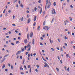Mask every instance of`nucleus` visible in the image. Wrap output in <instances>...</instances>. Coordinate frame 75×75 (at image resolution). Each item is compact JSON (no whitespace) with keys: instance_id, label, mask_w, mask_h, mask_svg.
<instances>
[{"instance_id":"f257e3e1","label":"nucleus","mask_w":75,"mask_h":75,"mask_svg":"<svg viewBox=\"0 0 75 75\" xmlns=\"http://www.w3.org/2000/svg\"><path fill=\"white\" fill-rule=\"evenodd\" d=\"M51 2L50 1V0H49L48 6H47V8L48 9L50 8V6H51Z\"/></svg>"},{"instance_id":"f03ea898","label":"nucleus","mask_w":75,"mask_h":75,"mask_svg":"<svg viewBox=\"0 0 75 75\" xmlns=\"http://www.w3.org/2000/svg\"><path fill=\"white\" fill-rule=\"evenodd\" d=\"M43 29H44L45 30H46V29H47V30H48L49 27L47 26H46L43 27Z\"/></svg>"},{"instance_id":"7ed1b4c3","label":"nucleus","mask_w":75,"mask_h":75,"mask_svg":"<svg viewBox=\"0 0 75 75\" xmlns=\"http://www.w3.org/2000/svg\"><path fill=\"white\" fill-rule=\"evenodd\" d=\"M21 50L18 51L17 52L16 54V55H17L18 54H21Z\"/></svg>"},{"instance_id":"20e7f679","label":"nucleus","mask_w":75,"mask_h":75,"mask_svg":"<svg viewBox=\"0 0 75 75\" xmlns=\"http://www.w3.org/2000/svg\"><path fill=\"white\" fill-rule=\"evenodd\" d=\"M33 33L32 32H31L30 33V38H32V37H33Z\"/></svg>"},{"instance_id":"39448f33","label":"nucleus","mask_w":75,"mask_h":75,"mask_svg":"<svg viewBox=\"0 0 75 75\" xmlns=\"http://www.w3.org/2000/svg\"><path fill=\"white\" fill-rule=\"evenodd\" d=\"M36 19H37V16H34V19H33L34 21H36Z\"/></svg>"},{"instance_id":"423d86ee","label":"nucleus","mask_w":75,"mask_h":75,"mask_svg":"<svg viewBox=\"0 0 75 75\" xmlns=\"http://www.w3.org/2000/svg\"><path fill=\"white\" fill-rule=\"evenodd\" d=\"M28 41L27 39H25L24 40V43L25 44H27V43Z\"/></svg>"},{"instance_id":"0eeeda50","label":"nucleus","mask_w":75,"mask_h":75,"mask_svg":"<svg viewBox=\"0 0 75 75\" xmlns=\"http://www.w3.org/2000/svg\"><path fill=\"white\" fill-rule=\"evenodd\" d=\"M30 21H31V19L30 18H29L28 19V23H30Z\"/></svg>"},{"instance_id":"6e6552de","label":"nucleus","mask_w":75,"mask_h":75,"mask_svg":"<svg viewBox=\"0 0 75 75\" xmlns=\"http://www.w3.org/2000/svg\"><path fill=\"white\" fill-rule=\"evenodd\" d=\"M34 42H35L34 39H33L32 40V44L33 45H34Z\"/></svg>"},{"instance_id":"1a4fd4ad","label":"nucleus","mask_w":75,"mask_h":75,"mask_svg":"<svg viewBox=\"0 0 75 75\" xmlns=\"http://www.w3.org/2000/svg\"><path fill=\"white\" fill-rule=\"evenodd\" d=\"M42 8H41L39 12L40 14H41V13L42 12Z\"/></svg>"},{"instance_id":"9d476101","label":"nucleus","mask_w":75,"mask_h":75,"mask_svg":"<svg viewBox=\"0 0 75 75\" xmlns=\"http://www.w3.org/2000/svg\"><path fill=\"white\" fill-rule=\"evenodd\" d=\"M67 22H68V21H66L65 22V21H64V25H66V23Z\"/></svg>"},{"instance_id":"9b49d317","label":"nucleus","mask_w":75,"mask_h":75,"mask_svg":"<svg viewBox=\"0 0 75 75\" xmlns=\"http://www.w3.org/2000/svg\"><path fill=\"white\" fill-rule=\"evenodd\" d=\"M23 19H24V18L22 17L20 18L21 21H23Z\"/></svg>"},{"instance_id":"f8f14e48","label":"nucleus","mask_w":75,"mask_h":75,"mask_svg":"<svg viewBox=\"0 0 75 75\" xmlns=\"http://www.w3.org/2000/svg\"><path fill=\"white\" fill-rule=\"evenodd\" d=\"M27 47H29V48H31V46H30V45H28Z\"/></svg>"},{"instance_id":"ddd939ff","label":"nucleus","mask_w":75,"mask_h":75,"mask_svg":"<svg viewBox=\"0 0 75 75\" xmlns=\"http://www.w3.org/2000/svg\"><path fill=\"white\" fill-rule=\"evenodd\" d=\"M27 39L28 40H29V35L28 34L27 35Z\"/></svg>"},{"instance_id":"4468645a","label":"nucleus","mask_w":75,"mask_h":75,"mask_svg":"<svg viewBox=\"0 0 75 75\" xmlns=\"http://www.w3.org/2000/svg\"><path fill=\"white\" fill-rule=\"evenodd\" d=\"M54 18H53V19H52V20L51 21V23H52V22H54Z\"/></svg>"},{"instance_id":"2eb2a0df","label":"nucleus","mask_w":75,"mask_h":75,"mask_svg":"<svg viewBox=\"0 0 75 75\" xmlns=\"http://www.w3.org/2000/svg\"><path fill=\"white\" fill-rule=\"evenodd\" d=\"M17 1H18V0H14V1H13V3H15Z\"/></svg>"},{"instance_id":"dca6fc26","label":"nucleus","mask_w":75,"mask_h":75,"mask_svg":"<svg viewBox=\"0 0 75 75\" xmlns=\"http://www.w3.org/2000/svg\"><path fill=\"white\" fill-rule=\"evenodd\" d=\"M5 67V64H4L3 65V66H2V69H3Z\"/></svg>"},{"instance_id":"f3484780","label":"nucleus","mask_w":75,"mask_h":75,"mask_svg":"<svg viewBox=\"0 0 75 75\" xmlns=\"http://www.w3.org/2000/svg\"><path fill=\"white\" fill-rule=\"evenodd\" d=\"M69 19L70 20V21H72V18L71 17H69Z\"/></svg>"},{"instance_id":"a211bd4d","label":"nucleus","mask_w":75,"mask_h":75,"mask_svg":"<svg viewBox=\"0 0 75 75\" xmlns=\"http://www.w3.org/2000/svg\"><path fill=\"white\" fill-rule=\"evenodd\" d=\"M8 56H9V54H6L4 56V57H7Z\"/></svg>"},{"instance_id":"6ab92c4d","label":"nucleus","mask_w":75,"mask_h":75,"mask_svg":"<svg viewBox=\"0 0 75 75\" xmlns=\"http://www.w3.org/2000/svg\"><path fill=\"white\" fill-rule=\"evenodd\" d=\"M31 48V47H29V48H28V49L27 50V51H30Z\"/></svg>"},{"instance_id":"aec40b11","label":"nucleus","mask_w":75,"mask_h":75,"mask_svg":"<svg viewBox=\"0 0 75 75\" xmlns=\"http://www.w3.org/2000/svg\"><path fill=\"white\" fill-rule=\"evenodd\" d=\"M56 70H57V71L58 72L59 71V69L57 67H56Z\"/></svg>"},{"instance_id":"412c9836","label":"nucleus","mask_w":75,"mask_h":75,"mask_svg":"<svg viewBox=\"0 0 75 75\" xmlns=\"http://www.w3.org/2000/svg\"><path fill=\"white\" fill-rule=\"evenodd\" d=\"M56 3L55 2H54L53 3V5L54 6H55L56 5Z\"/></svg>"},{"instance_id":"4be33fe9","label":"nucleus","mask_w":75,"mask_h":75,"mask_svg":"<svg viewBox=\"0 0 75 75\" xmlns=\"http://www.w3.org/2000/svg\"><path fill=\"white\" fill-rule=\"evenodd\" d=\"M11 69H13V66L12 65H11Z\"/></svg>"},{"instance_id":"5701e85b","label":"nucleus","mask_w":75,"mask_h":75,"mask_svg":"<svg viewBox=\"0 0 75 75\" xmlns=\"http://www.w3.org/2000/svg\"><path fill=\"white\" fill-rule=\"evenodd\" d=\"M20 6L22 8H23V5L22 4H21L20 5Z\"/></svg>"},{"instance_id":"b1692460","label":"nucleus","mask_w":75,"mask_h":75,"mask_svg":"<svg viewBox=\"0 0 75 75\" xmlns=\"http://www.w3.org/2000/svg\"><path fill=\"white\" fill-rule=\"evenodd\" d=\"M64 68L65 70L67 71L66 66H64Z\"/></svg>"},{"instance_id":"393cba45","label":"nucleus","mask_w":75,"mask_h":75,"mask_svg":"<svg viewBox=\"0 0 75 75\" xmlns=\"http://www.w3.org/2000/svg\"><path fill=\"white\" fill-rule=\"evenodd\" d=\"M21 74H22V75H23L24 74V72H21L20 73Z\"/></svg>"},{"instance_id":"a878e982","label":"nucleus","mask_w":75,"mask_h":75,"mask_svg":"<svg viewBox=\"0 0 75 75\" xmlns=\"http://www.w3.org/2000/svg\"><path fill=\"white\" fill-rule=\"evenodd\" d=\"M20 69H21L22 70H23V69L22 68V66H21L20 68Z\"/></svg>"},{"instance_id":"bb28decb","label":"nucleus","mask_w":75,"mask_h":75,"mask_svg":"<svg viewBox=\"0 0 75 75\" xmlns=\"http://www.w3.org/2000/svg\"><path fill=\"white\" fill-rule=\"evenodd\" d=\"M53 11L54 12V13L55 14H56V12H55V9H53Z\"/></svg>"},{"instance_id":"cd10ccee","label":"nucleus","mask_w":75,"mask_h":75,"mask_svg":"<svg viewBox=\"0 0 75 75\" xmlns=\"http://www.w3.org/2000/svg\"><path fill=\"white\" fill-rule=\"evenodd\" d=\"M40 28V25L38 26V30H39V28Z\"/></svg>"},{"instance_id":"c85d7f7f","label":"nucleus","mask_w":75,"mask_h":75,"mask_svg":"<svg viewBox=\"0 0 75 75\" xmlns=\"http://www.w3.org/2000/svg\"><path fill=\"white\" fill-rule=\"evenodd\" d=\"M36 22H34V23H33V26H35L36 25Z\"/></svg>"},{"instance_id":"c756f323","label":"nucleus","mask_w":75,"mask_h":75,"mask_svg":"<svg viewBox=\"0 0 75 75\" xmlns=\"http://www.w3.org/2000/svg\"><path fill=\"white\" fill-rule=\"evenodd\" d=\"M46 5H47L48 4V0H46Z\"/></svg>"},{"instance_id":"7c9ffc66","label":"nucleus","mask_w":75,"mask_h":75,"mask_svg":"<svg viewBox=\"0 0 75 75\" xmlns=\"http://www.w3.org/2000/svg\"><path fill=\"white\" fill-rule=\"evenodd\" d=\"M51 50H52V51H54V49H53V48H51Z\"/></svg>"},{"instance_id":"2f4dec72","label":"nucleus","mask_w":75,"mask_h":75,"mask_svg":"<svg viewBox=\"0 0 75 75\" xmlns=\"http://www.w3.org/2000/svg\"><path fill=\"white\" fill-rule=\"evenodd\" d=\"M24 68H25V69L27 70V67H26V66L25 65H24Z\"/></svg>"},{"instance_id":"473e14b6","label":"nucleus","mask_w":75,"mask_h":75,"mask_svg":"<svg viewBox=\"0 0 75 75\" xmlns=\"http://www.w3.org/2000/svg\"><path fill=\"white\" fill-rule=\"evenodd\" d=\"M7 14H8V13L6 12V13H5V16H7Z\"/></svg>"},{"instance_id":"72a5a7b5","label":"nucleus","mask_w":75,"mask_h":75,"mask_svg":"<svg viewBox=\"0 0 75 75\" xmlns=\"http://www.w3.org/2000/svg\"><path fill=\"white\" fill-rule=\"evenodd\" d=\"M41 0H40L39 1H38V3L39 4H40L41 2Z\"/></svg>"},{"instance_id":"f704fd0d","label":"nucleus","mask_w":75,"mask_h":75,"mask_svg":"<svg viewBox=\"0 0 75 75\" xmlns=\"http://www.w3.org/2000/svg\"><path fill=\"white\" fill-rule=\"evenodd\" d=\"M25 62V59H23V64H24V62Z\"/></svg>"},{"instance_id":"c9c22d12","label":"nucleus","mask_w":75,"mask_h":75,"mask_svg":"<svg viewBox=\"0 0 75 75\" xmlns=\"http://www.w3.org/2000/svg\"><path fill=\"white\" fill-rule=\"evenodd\" d=\"M20 58L21 59H22V58H23V57L22 56H20Z\"/></svg>"},{"instance_id":"e433bc0d","label":"nucleus","mask_w":75,"mask_h":75,"mask_svg":"<svg viewBox=\"0 0 75 75\" xmlns=\"http://www.w3.org/2000/svg\"><path fill=\"white\" fill-rule=\"evenodd\" d=\"M40 45L41 46L43 45V44H42V43L41 42L40 43Z\"/></svg>"},{"instance_id":"4c0bfd02","label":"nucleus","mask_w":75,"mask_h":75,"mask_svg":"<svg viewBox=\"0 0 75 75\" xmlns=\"http://www.w3.org/2000/svg\"><path fill=\"white\" fill-rule=\"evenodd\" d=\"M11 12V10L8 11V12H9V13H10Z\"/></svg>"},{"instance_id":"58836bf2","label":"nucleus","mask_w":75,"mask_h":75,"mask_svg":"<svg viewBox=\"0 0 75 75\" xmlns=\"http://www.w3.org/2000/svg\"><path fill=\"white\" fill-rule=\"evenodd\" d=\"M26 48H27V46H25L24 50H26Z\"/></svg>"},{"instance_id":"ea45409f","label":"nucleus","mask_w":75,"mask_h":75,"mask_svg":"<svg viewBox=\"0 0 75 75\" xmlns=\"http://www.w3.org/2000/svg\"><path fill=\"white\" fill-rule=\"evenodd\" d=\"M45 21L44 22V23H43V25L44 26L45 25Z\"/></svg>"},{"instance_id":"a19ab883","label":"nucleus","mask_w":75,"mask_h":75,"mask_svg":"<svg viewBox=\"0 0 75 75\" xmlns=\"http://www.w3.org/2000/svg\"><path fill=\"white\" fill-rule=\"evenodd\" d=\"M30 54H28V57H30Z\"/></svg>"},{"instance_id":"79ce46f5","label":"nucleus","mask_w":75,"mask_h":75,"mask_svg":"<svg viewBox=\"0 0 75 75\" xmlns=\"http://www.w3.org/2000/svg\"><path fill=\"white\" fill-rule=\"evenodd\" d=\"M6 9H4V11H3V13H5V11H6Z\"/></svg>"},{"instance_id":"37998d69","label":"nucleus","mask_w":75,"mask_h":75,"mask_svg":"<svg viewBox=\"0 0 75 75\" xmlns=\"http://www.w3.org/2000/svg\"><path fill=\"white\" fill-rule=\"evenodd\" d=\"M67 70L68 71H69V67H68V68H67Z\"/></svg>"},{"instance_id":"c03bdc74","label":"nucleus","mask_w":75,"mask_h":75,"mask_svg":"<svg viewBox=\"0 0 75 75\" xmlns=\"http://www.w3.org/2000/svg\"><path fill=\"white\" fill-rule=\"evenodd\" d=\"M34 9H35V11H36V10H37V8L36 7H35Z\"/></svg>"},{"instance_id":"a18cd8bd","label":"nucleus","mask_w":75,"mask_h":75,"mask_svg":"<svg viewBox=\"0 0 75 75\" xmlns=\"http://www.w3.org/2000/svg\"><path fill=\"white\" fill-rule=\"evenodd\" d=\"M70 7H71V8H73V6L72 5H70Z\"/></svg>"},{"instance_id":"49530a36","label":"nucleus","mask_w":75,"mask_h":75,"mask_svg":"<svg viewBox=\"0 0 75 75\" xmlns=\"http://www.w3.org/2000/svg\"><path fill=\"white\" fill-rule=\"evenodd\" d=\"M18 39L19 40H21V37H18Z\"/></svg>"},{"instance_id":"de8ad7c7","label":"nucleus","mask_w":75,"mask_h":75,"mask_svg":"<svg viewBox=\"0 0 75 75\" xmlns=\"http://www.w3.org/2000/svg\"><path fill=\"white\" fill-rule=\"evenodd\" d=\"M19 41H16V44L19 43Z\"/></svg>"},{"instance_id":"09e8293b","label":"nucleus","mask_w":75,"mask_h":75,"mask_svg":"<svg viewBox=\"0 0 75 75\" xmlns=\"http://www.w3.org/2000/svg\"><path fill=\"white\" fill-rule=\"evenodd\" d=\"M28 52H26V53H25V54L26 55H27L28 54Z\"/></svg>"},{"instance_id":"8fccbe9b","label":"nucleus","mask_w":75,"mask_h":75,"mask_svg":"<svg viewBox=\"0 0 75 75\" xmlns=\"http://www.w3.org/2000/svg\"><path fill=\"white\" fill-rule=\"evenodd\" d=\"M11 45H13V46L14 45V44L13 43H11Z\"/></svg>"},{"instance_id":"3c124183","label":"nucleus","mask_w":75,"mask_h":75,"mask_svg":"<svg viewBox=\"0 0 75 75\" xmlns=\"http://www.w3.org/2000/svg\"><path fill=\"white\" fill-rule=\"evenodd\" d=\"M4 60H2L1 61V63H2V62H4Z\"/></svg>"},{"instance_id":"603ef678","label":"nucleus","mask_w":75,"mask_h":75,"mask_svg":"<svg viewBox=\"0 0 75 75\" xmlns=\"http://www.w3.org/2000/svg\"><path fill=\"white\" fill-rule=\"evenodd\" d=\"M35 71H36L37 72H38V70L37 69H35Z\"/></svg>"},{"instance_id":"864d4df0","label":"nucleus","mask_w":75,"mask_h":75,"mask_svg":"<svg viewBox=\"0 0 75 75\" xmlns=\"http://www.w3.org/2000/svg\"><path fill=\"white\" fill-rule=\"evenodd\" d=\"M72 35L74 36V33H72Z\"/></svg>"},{"instance_id":"5fc2aeb1","label":"nucleus","mask_w":75,"mask_h":75,"mask_svg":"<svg viewBox=\"0 0 75 75\" xmlns=\"http://www.w3.org/2000/svg\"><path fill=\"white\" fill-rule=\"evenodd\" d=\"M8 71V69H5V71L7 72Z\"/></svg>"},{"instance_id":"6e6d98bb","label":"nucleus","mask_w":75,"mask_h":75,"mask_svg":"<svg viewBox=\"0 0 75 75\" xmlns=\"http://www.w3.org/2000/svg\"><path fill=\"white\" fill-rule=\"evenodd\" d=\"M26 12H27L28 13H29L30 12L28 10H27L26 11Z\"/></svg>"},{"instance_id":"4d7b16f0","label":"nucleus","mask_w":75,"mask_h":75,"mask_svg":"<svg viewBox=\"0 0 75 75\" xmlns=\"http://www.w3.org/2000/svg\"><path fill=\"white\" fill-rule=\"evenodd\" d=\"M36 67L38 68H39V66L38 65H37Z\"/></svg>"},{"instance_id":"13d9d810","label":"nucleus","mask_w":75,"mask_h":75,"mask_svg":"<svg viewBox=\"0 0 75 75\" xmlns=\"http://www.w3.org/2000/svg\"><path fill=\"white\" fill-rule=\"evenodd\" d=\"M64 45H65V46H67V44L66 43H64Z\"/></svg>"},{"instance_id":"bf43d9fd","label":"nucleus","mask_w":75,"mask_h":75,"mask_svg":"<svg viewBox=\"0 0 75 75\" xmlns=\"http://www.w3.org/2000/svg\"><path fill=\"white\" fill-rule=\"evenodd\" d=\"M30 65H29L28 66V68H30Z\"/></svg>"},{"instance_id":"052dcab7","label":"nucleus","mask_w":75,"mask_h":75,"mask_svg":"<svg viewBox=\"0 0 75 75\" xmlns=\"http://www.w3.org/2000/svg\"><path fill=\"white\" fill-rule=\"evenodd\" d=\"M57 58H58V60H60V59H59V56H57Z\"/></svg>"},{"instance_id":"680f3d73","label":"nucleus","mask_w":75,"mask_h":75,"mask_svg":"<svg viewBox=\"0 0 75 75\" xmlns=\"http://www.w3.org/2000/svg\"><path fill=\"white\" fill-rule=\"evenodd\" d=\"M8 33H9L10 34H11V31L8 32Z\"/></svg>"},{"instance_id":"e2e57ef3","label":"nucleus","mask_w":75,"mask_h":75,"mask_svg":"<svg viewBox=\"0 0 75 75\" xmlns=\"http://www.w3.org/2000/svg\"><path fill=\"white\" fill-rule=\"evenodd\" d=\"M21 51H22V52H23V51H24V48H23V49Z\"/></svg>"},{"instance_id":"0e129e2a","label":"nucleus","mask_w":75,"mask_h":75,"mask_svg":"<svg viewBox=\"0 0 75 75\" xmlns=\"http://www.w3.org/2000/svg\"><path fill=\"white\" fill-rule=\"evenodd\" d=\"M61 51H62L63 50H62V47H61Z\"/></svg>"},{"instance_id":"69168bd1","label":"nucleus","mask_w":75,"mask_h":75,"mask_svg":"<svg viewBox=\"0 0 75 75\" xmlns=\"http://www.w3.org/2000/svg\"><path fill=\"white\" fill-rule=\"evenodd\" d=\"M15 32H16V33H18V31H17V30H16L15 31Z\"/></svg>"},{"instance_id":"338daca9","label":"nucleus","mask_w":75,"mask_h":75,"mask_svg":"<svg viewBox=\"0 0 75 75\" xmlns=\"http://www.w3.org/2000/svg\"><path fill=\"white\" fill-rule=\"evenodd\" d=\"M57 50H59V47H57Z\"/></svg>"},{"instance_id":"774afa93","label":"nucleus","mask_w":75,"mask_h":75,"mask_svg":"<svg viewBox=\"0 0 75 75\" xmlns=\"http://www.w3.org/2000/svg\"><path fill=\"white\" fill-rule=\"evenodd\" d=\"M69 56V54H67V57H68Z\"/></svg>"}]
</instances>
